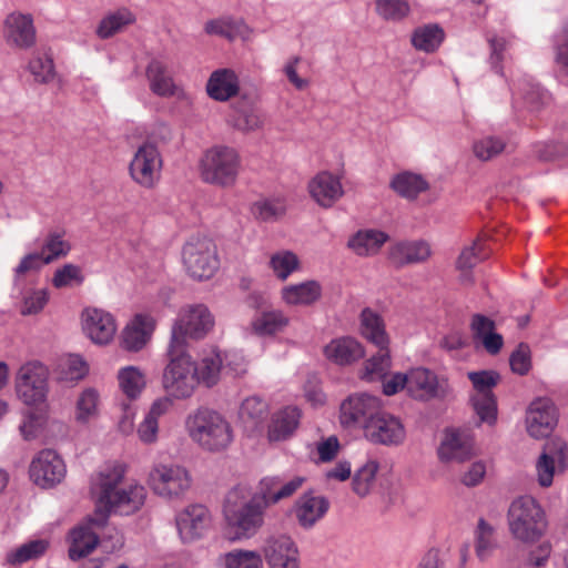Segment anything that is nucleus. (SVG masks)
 I'll return each instance as SVG.
<instances>
[{"mask_svg":"<svg viewBox=\"0 0 568 568\" xmlns=\"http://www.w3.org/2000/svg\"><path fill=\"white\" fill-rule=\"evenodd\" d=\"M290 317L278 308H265L257 312L251 321L252 332L261 337L275 336L285 331Z\"/></svg>","mask_w":568,"mask_h":568,"instance_id":"nucleus-34","label":"nucleus"},{"mask_svg":"<svg viewBox=\"0 0 568 568\" xmlns=\"http://www.w3.org/2000/svg\"><path fill=\"white\" fill-rule=\"evenodd\" d=\"M311 196L323 207H331L344 194L339 179L332 173L321 172L308 183Z\"/></svg>","mask_w":568,"mask_h":568,"instance_id":"nucleus-30","label":"nucleus"},{"mask_svg":"<svg viewBox=\"0 0 568 568\" xmlns=\"http://www.w3.org/2000/svg\"><path fill=\"white\" fill-rule=\"evenodd\" d=\"M379 464L375 459H367L359 468L356 469L353 476V491L359 497L367 496L376 479Z\"/></svg>","mask_w":568,"mask_h":568,"instance_id":"nucleus-50","label":"nucleus"},{"mask_svg":"<svg viewBox=\"0 0 568 568\" xmlns=\"http://www.w3.org/2000/svg\"><path fill=\"white\" fill-rule=\"evenodd\" d=\"M547 92L537 83L520 80L513 90L511 108L518 119L538 113L547 103Z\"/></svg>","mask_w":568,"mask_h":568,"instance_id":"nucleus-23","label":"nucleus"},{"mask_svg":"<svg viewBox=\"0 0 568 568\" xmlns=\"http://www.w3.org/2000/svg\"><path fill=\"white\" fill-rule=\"evenodd\" d=\"M84 334L98 345L109 344L115 336L118 325L113 315L104 310L87 307L81 315Z\"/></svg>","mask_w":568,"mask_h":568,"instance_id":"nucleus-24","label":"nucleus"},{"mask_svg":"<svg viewBox=\"0 0 568 568\" xmlns=\"http://www.w3.org/2000/svg\"><path fill=\"white\" fill-rule=\"evenodd\" d=\"M304 481L305 478L302 476H294L288 480L280 476H266L258 481L257 490L253 491V496L266 510L270 506L294 495Z\"/></svg>","mask_w":568,"mask_h":568,"instance_id":"nucleus-21","label":"nucleus"},{"mask_svg":"<svg viewBox=\"0 0 568 568\" xmlns=\"http://www.w3.org/2000/svg\"><path fill=\"white\" fill-rule=\"evenodd\" d=\"M146 79L150 90L162 98H186L185 91L175 83L169 72L168 64L160 59H152L146 68Z\"/></svg>","mask_w":568,"mask_h":568,"instance_id":"nucleus-26","label":"nucleus"},{"mask_svg":"<svg viewBox=\"0 0 568 568\" xmlns=\"http://www.w3.org/2000/svg\"><path fill=\"white\" fill-rule=\"evenodd\" d=\"M28 70L38 83H49L55 77L54 63L47 51H37L29 61Z\"/></svg>","mask_w":568,"mask_h":568,"instance_id":"nucleus-52","label":"nucleus"},{"mask_svg":"<svg viewBox=\"0 0 568 568\" xmlns=\"http://www.w3.org/2000/svg\"><path fill=\"white\" fill-rule=\"evenodd\" d=\"M165 356L168 359L163 368L161 384L165 395L161 398L173 400H183L190 398L196 387V377L194 375V359L187 351L166 347Z\"/></svg>","mask_w":568,"mask_h":568,"instance_id":"nucleus-5","label":"nucleus"},{"mask_svg":"<svg viewBox=\"0 0 568 568\" xmlns=\"http://www.w3.org/2000/svg\"><path fill=\"white\" fill-rule=\"evenodd\" d=\"M507 521L511 536L524 544L538 541L548 528L545 510L530 496H520L510 504Z\"/></svg>","mask_w":568,"mask_h":568,"instance_id":"nucleus-6","label":"nucleus"},{"mask_svg":"<svg viewBox=\"0 0 568 568\" xmlns=\"http://www.w3.org/2000/svg\"><path fill=\"white\" fill-rule=\"evenodd\" d=\"M2 36L10 48L31 49L37 42V29L32 14L20 11L7 14L3 20Z\"/></svg>","mask_w":568,"mask_h":568,"instance_id":"nucleus-17","label":"nucleus"},{"mask_svg":"<svg viewBox=\"0 0 568 568\" xmlns=\"http://www.w3.org/2000/svg\"><path fill=\"white\" fill-rule=\"evenodd\" d=\"M556 453L552 454L550 444H547L545 452L537 460V479L542 487H549L552 484L556 464L560 469L566 467L567 446L560 442L556 445Z\"/></svg>","mask_w":568,"mask_h":568,"instance_id":"nucleus-36","label":"nucleus"},{"mask_svg":"<svg viewBox=\"0 0 568 568\" xmlns=\"http://www.w3.org/2000/svg\"><path fill=\"white\" fill-rule=\"evenodd\" d=\"M364 437L376 445L399 446L406 439V429L400 418L383 412L382 408L371 419L363 432Z\"/></svg>","mask_w":568,"mask_h":568,"instance_id":"nucleus-14","label":"nucleus"},{"mask_svg":"<svg viewBox=\"0 0 568 568\" xmlns=\"http://www.w3.org/2000/svg\"><path fill=\"white\" fill-rule=\"evenodd\" d=\"M184 426L191 440L206 452H223L234 439L229 420L221 413L207 407L191 412Z\"/></svg>","mask_w":568,"mask_h":568,"instance_id":"nucleus-3","label":"nucleus"},{"mask_svg":"<svg viewBox=\"0 0 568 568\" xmlns=\"http://www.w3.org/2000/svg\"><path fill=\"white\" fill-rule=\"evenodd\" d=\"M376 11L385 20H400L409 12L406 0H377Z\"/></svg>","mask_w":568,"mask_h":568,"instance_id":"nucleus-61","label":"nucleus"},{"mask_svg":"<svg viewBox=\"0 0 568 568\" xmlns=\"http://www.w3.org/2000/svg\"><path fill=\"white\" fill-rule=\"evenodd\" d=\"M162 165L156 144H141L130 162V175L142 187L152 189L160 181Z\"/></svg>","mask_w":568,"mask_h":568,"instance_id":"nucleus-12","label":"nucleus"},{"mask_svg":"<svg viewBox=\"0 0 568 568\" xmlns=\"http://www.w3.org/2000/svg\"><path fill=\"white\" fill-rule=\"evenodd\" d=\"M361 334L378 349H385L389 345V337L385 328L383 317L372 308L361 312Z\"/></svg>","mask_w":568,"mask_h":568,"instance_id":"nucleus-38","label":"nucleus"},{"mask_svg":"<svg viewBox=\"0 0 568 568\" xmlns=\"http://www.w3.org/2000/svg\"><path fill=\"white\" fill-rule=\"evenodd\" d=\"M125 474V464L112 462L91 476L90 494L95 505L98 524L105 525L111 514L130 516L144 505V486L136 481L124 484Z\"/></svg>","mask_w":568,"mask_h":568,"instance_id":"nucleus-1","label":"nucleus"},{"mask_svg":"<svg viewBox=\"0 0 568 568\" xmlns=\"http://www.w3.org/2000/svg\"><path fill=\"white\" fill-rule=\"evenodd\" d=\"M555 63L558 71L568 75V29H565L556 40Z\"/></svg>","mask_w":568,"mask_h":568,"instance_id":"nucleus-64","label":"nucleus"},{"mask_svg":"<svg viewBox=\"0 0 568 568\" xmlns=\"http://www.w3.org/2000/svg\"><path fill=\"white\" fill-rule=\"evenodd\" d=\"M204 30L207 34L219 36L230 41L242 39L250 40L252 30L241 20L220 18L205 23Z\"/></svg>","mask_w":568,"mask_h":568,"instance_id":"nucleus-41","label":"nucleus"},{"mask_svg":"<svg viewBox=\"0 0 568 568\" xmlns=\"http://www.w3.org/2000/svg\"><path fill=\"white\" fill-rule=\"evenodd\" d=\"M65 235L64 229H54L47 233L39 251L44 258V263L50 264L70 253L71 243L65 239Z\"/></svg>","mask_w":568,"mask_h":568,"instance_id":"nucleus-44","label":"nucleus"},{"mask_svg":"<svg viewBox=\"0 0 568 568\" xmlns=\"http://www.w3.org/2000/svg\"><path fill=\"white\" fill-rule=\"evenodd\" d=\"M135 22V16L126 8H121L104 16L99 22L95 34L109 39Z\"/></svg>","mask_w":568,"mask_h":568,"instance_id":"nucleus-45","label":"nucleus"},{"mask_svg":"<svg viewBox=\"0 0 568 568\" xmlns=\"http://www.w3.org/2000/svg\"><path fill=\"white\" fill-rule=\"evenodd\" d=\"M392 361L388 347L367 359L361 373V378L367 382L384 379L390 368Z\"/></svg>","mask_w":568,"mask_h":568,"instance_id":"nucleus-53","label":"nucleus"},{"mask_svg":"<svg viewBox=\"0 0 568 568\" xmlns=\"http://www.w3.org/2000/svg\"><path fill=\"white\" fill-rule=\"evenodd\" d=\"M328 508L329 503L325 497L307 493L295 503L294 514L298 525L310 529L325 516Z\"/></svg>","mask_w":568,"mask_h":568,"instance_id":"nucleus-31","label":"nucleus"},{"mask_svg":"<svg viewBox=\"0 0 568 568\" xmlns=\"http://www.w3.org/2000/svg\"><path fill=\"white\" fill-rule=\"evenodd\" d=\"M430 255V245L424 240L399 241L388 248V260L396 267L423 263Z\"/></svg>","mask_w":568,"mask_h":568,"instance_id":"nucleus-27","label":"nucleus"},{"mask_svg":"<svg viewBox=\"0 0 568 568\" xmlns=\"http://www.w3.org/2000/svg\"><path fill=\"white\" fill-rule=\"evenodd\" d=\"M474 454V437L459 428L447 429L437 448L438 458L443 463H464Z\"/></svg>","mask_w":568,"mask_h":568,"instance_id":"nucleus-22","label":"nucleus"},{"mask_svg":"<svg viewBox=\"0 0 568 568\" xmlns=\"http://www.w3.org/2000/svg\"><path fill=\"white\" fill-rule=\"evenodd\" d=\"M268 568H301V554L295 540L287 535L268 537L262 547Z\"/></svg>","mask_w":568,"mask_h":568,"instance_id":"nucleus-18","label":"nucleus"},{"mask_svg":"<svg viewBox=\"0 0 568 568\" xmlns=\"http://www.w3.org/2000/svg\"><path fill=\"white\" fill-rule=\"evenodd\" d=\"M488 43L490 47V64L497 71H501L500 63L505 59V53L513 47L514 39L513 37L506 36H493L488 38Z\"/></svg>","mask_w":568,"mask_h":568,"instance_id":"nucleus-62","label":"nucleus"},{"mask_svg":"<svg viewBox=\"0 0 568 568\" xmlns=\"http://www.w3.org/2000/svg\"><path fill=\"white\" fill-rule=\"evenodd\" d=\"M101 397L93 387L82 389L74 402V420L88 425L100 416Z\"/></svg>","mask_w":568,"mask_h":568,"instance_id":"nucleus-40","label":"nucleus"},{"mask_svg":"<svg viewBox=\"0 0 568 568\" xmlns=\"http://www.w3.org/2000/svg\"><path fill=\"white\" fill-rule=\"evenodd\" d=\"M48 547L49 542L42 539L26 542L17 549L9 551L7 554V561L11 565L23 564L42 556Z\"/></svg>","mask_w":568,"mask_h":568,"instance_id":"nucleus-56","label":"nucleus"},{"mask_svg":"<svg viewBox=\"0 0 568 568\" xmlns=\"http://www.w3.org/2000/svg\"><path fill=\"white\" fill-rule=\"evenodd\" d=\"M487 255L485 244L480 240H476L470 246L462 251L457 260V268L462 271L463 282L470 283L473 281L470 270L481 260L486 258Z\"/></svg>","mask_w":568,"mask_h":568,"instance_id":"nucleus-51","label":"nucleus"},{"mask_svg":"<svg viewBox=\"0 0 568 568\" xmlns=\"http://www.w3.org/2000/svg\"><path fill=\"white\" fill-rule=\"evenodd\" d=\"M474 387L470 396L474 410L481 423L494 425L497 419V400L493 393L500 376L495 371L469 372L467 374Z\"/></svg>","mask_w":568,"mask_h":568,"instance_id":"nucleus-10","label":"nucleus"},{"mask_svg":"<svg viewBox=\"0 0 568 568\" xmlns=\"http://www.w3.org/2000/svg\"><path fill=\"white\" fill-rule=\"evenodd\" d=\"M95 519L97 511L94 510L93 516L88 517L68 532V556L72 561L88 557L98 547L100 542L98 529L105 525L98 524Z\"/></svg>","mask_w":568,"mask_h":568,"instance_id":"nucleus-19","label":"nucleus"},{"mask_svg":"<svg viewBox=\"0 0 568 568\" xmlns=\"http://www.w3.org/2000/svg\"><path fill=\"white\" fill-rule=\"evenodd\" d=\"M220 568H263V554L257 550L233 549L219 556Z\"/></svg>","mask_w":568,"mask_h":568,"instance_id":"nucleus-46","label":"nucleus"},{"mask_svg":"<svg viewBox=\"0 0 568 568\" xmlns=\"http://www.w3.org/2000/svg\"><path fill=\"white\" fill-rule=\"evenodd\" d=\"M497 547L495 530L485 519L478 520L476 529L475 551L477 557L484 561L488 559Z\"/></svg>","mask_w":568,"mask_h":568,"instance_id":"nucleus-55","label":"nucleus"},{"mask_svg":"<svg viewBox=\"0 0 568 568\" xmlns=\"http://www.w3.org/2000/svg\"><path fill=\"white\" fill-rule=\"evenodd\" d=\"M148 484L151 490L161 498L181 499L192 486L189 469L178 463H156L152 466Z\"/></svg>","mask_w":568,"mask_h":568,"instance_id":"nucleus-8","label":"nucleus"},{"mask_svg":"<svg viewBox=\"0 0 568 568\" xmlns=\"http://www.w3.org/2000/svg\"><path fill=\"white\" fill-rule=\"evenodd\" d=\"M322 294L323 287L315 280L285 285L281 290V298L288 306H311L321 300Z\"/></svg>","mask_w":568,"mask_h":568,"instance_id":"nucleus-33","label":"nucleus"},{"mask_svg":"<svg viewBox=\"0 0 568 568\" xmlns=\"http://www.w3.org/2000/svg\"><path fill=\"white\" fill-rule=\"evenodd\" d=\"M448 384L433 371L415 367L408 372V395L418 400H429L446 394Z\"/></svg>","mask_w":568,"mask_h":568,"instance_id":"nucleus-25","label":"nucleus"},{"mask_svg":"<svg viewBox=\"0 0 568 568\" xmlns=\"http://www.w3.org/2000/svg\"><path fill=\"white\" fill-rule=\"evenodd\" d=\"M267 412L268 405L264 399L250 396L242 402L239 416L243 423L257 426L265 419Z\"/></svg>","mask_w":568,"mask_h":568,"instance_id":"nucleus-54","label":"nucleus"},{"mask_svg":"<svg viewBox=\"0 0 568 568\" xmlns=\"http://www.w3.org/2000/svg\"><path fill=\"white\" fill-rule=\"evenodd\" d=\"M230 123L240 131L248 132L260 126L261 116L257 109L253 105H243L234 111Z\"/></svg>","mask_w":568,"mask_h":568,"instance_id":"nucleus-59","label":"nucleus"},{"mask_svg":"<svg viewBox=\"0 0 568 568\" xmlns=\"http://www.w3.org/2000/svg\"><path fill=\"white\" fill-rule=\"evenodd\" d=\"M182 261L187 274L199 281L211 278L220 266L216 245L201 236H193L184 244Z\"/></svg>","mask_w":568,"mask_h":568,"instance_id":"nucleus-9","label":"nucleus"},{"mask_svg":"<svg viewBox=\"0 0 568 568\" xmlns=\"http://www.w3.org/2000/svg\"><path fill=\"white\" fill-rule=\"evenodd\" d=\"M558 409L548 397H539L530 403L526 412V428L534 438L551 434L558 423Z\"/></svg>","mask_w":568,"mask_h":568,"instance_id":"nucleus-20","label":"nucleus"},{"mask_svg":"<svg viewBox=\"0 0 568 568\" xmlns=\"http://www.w3.org/2000/svg\"><path fill=\"white\" fill-rule=\"evenodd\" d=\"M175 526L182 542H194L206 535L212 526V516L204 505H189L176 514Z\"/></svg>","mask_w":568,"mask_h":568,"instance_id":"nucleus-16","label":"nucleus"},{"mask_svg":"<svg viewBox=\"0 0 568 568\" xmlns=\"http://www.w3.org/2000/svg\"><path fill=\"white\" fill-rule=\"evenodd\" d=\"M48 368L38 361L23 364L16 376V392L28 406L42 404L48 395Z\"/></svg>","mask_w":568,"mask_h":568,"instance_id":"nucleus-11","label":"nucleus"},{"mask_svg":"<svg viewBox=\"0 0 568 568\" xmlns=\"http://www.w3.org/2000/svg\"><path fill=\"white\" fill-rule=\"evenodd\" d=\"M325 357L334 364L349 365L365 355L362 344L351 336H343L332 339L324 347Z\"/></svg>","mask_w":568,"mask_h":568,"instance_id":"nucleus-32","label":"nucleus"},{"mask_svg":"<svg viewBox=\"0 0 568 568\" xmlns=\"http://www.w3.org/2000/svg\"><path fill=\"white\" fill-rule=\"evenodd\" d=\"M341 444L335 435L322 438L315 443L314 455L316 463H329L336 458Z\"/></svg>","mask_w":568,"mask_h":568,"instance_id":"nucleus-63","label":"nucleus"},{"mask_svg":"<svg viewBox=\"0 0 568 568\" xmlns=\"http://www.w3.org/2000/svg\"><path fill=\"white\" fill-rule=\"evenodd\" d=\"M381 400L376 396L358 393L349 395L339 406V423L345 428L364 426L375 417L381 409Z\"/></svg>","mask_w":568,"mask_h":568,"instance_id":"nucleus-13","label":"nucleus"},{"mask_svg":"<svg viewBox=\"0 0 568 568\" xmlns=\"http://www.w3.org/2000/svg\"><path fill=\"white\" fill-rule=\"evenodd\" d=\"M121 392L130 399H136L145 388L146 381L143 372L136 366H125L118 372Z\"/></svg>","mask_w":568,"mask_h":568,"instance_id":"nucleus-47","label":"nucleus"},{"mask_svg":"<svg viewBox=\"0 0 568 568\" xmlns=\"http://www.w3.org/2000/svg\"><path fill=\"white\" fill-rule=\"evenodd\" d=\"M444 30L437 24H426L417 28L412 36L415 49L426 53L435 52L444 41Z\"/></svg>","mask_w":568,"mask_h":568,"instance_id":"nucleus-48","label":"nucleus"},{"mask_svg":"<svg viewBox=\"0 0 568 568\" xmlns=\"http://www.w3.org/2000/svg\"><path fill=\"white\" fill-rule=\"evenodd\" d=\"M240 83L236 73L231 69H219L212 72L206 83V92L215 101L224 102L235 97Z\"/></svg>","mask_w":568,"mask_h":568,"instance_id":"nucleus-35","label":"nucleus"},{"mask_svg":"<svg viewBox=\"0 0 568 568\" xmlns=\"http://www.w3.org/2000/svg\"><path fill=\"white\" fill-rule=\"evenodd\" d=\"M67 468L63 459L53 449L40 450L31 460L30 479L41 488H52L65 477Z\"/></svg>","mask_w":568,"mask_h":568,"instance_id":"nucleus-15","label":"nucleus"},{"mask_svg":"<svg viewBox=\"0 0 568 568\" xmlns=\"http://www.w3.org/2000/svg\"><path fill=\"white\" fill-rule=\"evenodd\" d=\"M172 407L169 398H156L138 425L136 434L139 439L146 445L154 444L159 435V419Z\"/></svg>","mask_w":568,"mask_h":568,"instance_id":"nucleus-37","label":"nucleus"},{"mask_svg":"<svg viewBox=\"0 0 568 568\" xmlns=\"http://www.w3.org/2000/svg\"><path fill=\"white\" fill-rule=\"evenodd\" d=\"M214 320L203 304L183 307L171 327L169 347L187 351L189 341L203 338L213 327Z\"/></svg>","mask_w":568,"mask_h":568,"instance_id":"nucleus-7","label":"nucleus"},{"mask_svg":"<svg viewBox=\"0 0 568 568\" xmlns=\"http://www.w3.org/2000/svg\"><path fill=\"white\" fill-rule=\"evenodd\" d=\"M268 266L274 276L284 282L300 268V258L292 251L281 250L270 256Z\"/></svg>","mask_w":568,"mask_h":568,"instance_id":"nucleus-49","label":"nucleus"},{"mask_svg":"<svg viewBox=\"0 0 568 568\" xmlns=\"http://www.w3.org/2000/svg\"><path fill=\"white\" fill-rule=\"evenodd\" d=\"M264 506L254 499L247 484L231 488L223 504V518L232 541L254 537L264 525Z\"/></svg>","mask_w":568,"mask_h":568,"instance_id":"nucleus-2","label":"nucleus"},{"mask_svg":"<svg viewBox=\"0 0 568 568\" xmlns=\"http://www.w3.org/2000/svg\"><path fill=\"white\" fill-rule=\"evenodd\" d=\"M154 328L155 320L151 315H135L122 332L121 343L123 348L131 352L142 349L150 341Z\"/></svg>","mask_w":568,"mask_h":568,"instance_id":"nucleus-29","label":"nucleus"},{"mask_svg":"<svg viewBox=\"0 0 568 568\" xmlns=\"http://www.w3.org/2000/svg\"><path fill=\"white\" fill-rule=\"evenodd\" d=\"M84 281V275L80 266L75 264H64L62 267L55 270L52 277V285L55 288L71 287L81 285Z\"/></svg>","mask_w":568,"mask_h":568,"instance_id":"nucleus-60","label":"nucleus"},{"mask_svg":"<svg viewBox=\"0 0 568 568\" xmlns=\"http://www.w3.org/2000/svg\"><path fill=\"white\" fill-rule=\"evenodd\" d=\"M223 369V358L220 352L211 351L205 354L200 361H194V375L196 383L204 384L207 387L214 386L220 378Z\"/></svg>","mask_w":568,"mask_h":568,"instance_id":"nucleus-43","label":"nucleus"},{"mask_svg":"<svg viewBox=\"0 0 568 568\" xmlns=\"http://www.w3.org/2000/svg\"><path fill=\"white\" fill-rule=\"evenodd\" d=\"M286 211L284 201L281 199H264L253 203L251 212L260 221L273 222L281 217Z\"/></svg>","mask_w":568,"mask_h":568,"instance_id":"nucleus-58","label":"nucleus"},{"mask_svg":"<svg viewBox=\"0 0 568 568\" xmlns=\"http://www.w3.org/2000/svg\"><path fill=\"white\" fill-rule=\"evenodd\" d=\"M89 373L88 363L80 355L71 354L60 364L59 378L63 382H78Z\"/></svg>","mask_w":568,"mask_h":568,"instance_id":"nucleus-57","label":"nucleus"},{"mask_svg":"<svg viewBox=\"0 0 568 568\" xmlns=\"http://www.w3.org/2000/svg\"><path fill=\"white\" fill-rule=\"evenodd\" d=\"M241 156L227 144H214L199 160L197 170L201 180L219 187H232L241 172Z\"/></svg>","mask_w":568,"mask_h":568,"instance_id":"nucleus-4","label":"nucleus"},{"mask_svg":"<svg viewBox=\"0 0 568 568\" xmlns=\"http://www.w3.org/2000/svg\"><path fill=\"white\" fill-rule=\"evenodd\" d=\"M390 186L400 197L415 200L420 193L428 190L429 184L423 175L403 171L394 175Z\"/></svg>","mask_w":568,"mask_h":568,"instance_id":"nucleus-42","label":"nucleus"},{"mask_svg":"<svg viewBox=\"0 0 568 568\" xmlns=\"http://www.w3.org/2000/svg\"><path fill=\"white\" fill-rule=\"evenodd\" d=\"M302 410L294 405L285 406L272 415L267 427L270 442H283L291 438L297 430Z\"/></svg>","mask_w":568,"mask_h":568,"instance_id":"nucleus-28","label":"nucleus"},{"mask_svg":"<svg viewBox=\"0 0 568 568\" xmlns=\"http://www.w3.org/2000/svg\"><path fill=\"white\" fill-rule=\"evenodd\" d=\"M387 240V233L379 230L365 229L359 230L349 239L348 246L358 256H371L377 254Z\"/></svg>","mask_w":568,"mask_h":568,"instance_id":"nucleus-39","label":"nucleus"}]
</instances>
